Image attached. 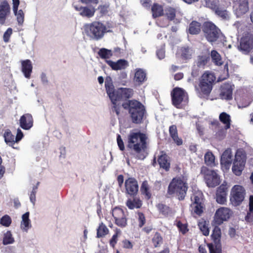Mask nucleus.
Returning a JSON list of instances; mask_svg holds the SVG:
<instances>
[{
	"instance_id": "4d7b16f0",
	"label": "nucleus",
	"mask_w": 253,
	"mask_h": 253,
	"mask_svg": "<svg viewBox=\"0 0 253 253\" xmlns=\"http://www.w3.org/2000/svg\"><path fill=\"white\" fill-rule=\"evenodd\" d=\"M111 111L113 113H115L116 115L119 116L120 115L121 106L120 103L118 102H111Z\"/></svg>"
},
{
	"instance_id": "f8f14e48",
	"label": "nucleus",
	"mask_w": 253,
	"mask_h": 253,
	"mask_svg": "<svg viewBox=\"0 0 253 253\" xmlns=\"http://www.w3.org/2000/svg\"><path fill=\"white\" fill-rule=\"evenodd\" d=\"M246 161L245 155L241 152H237L232 168V171L235 175L239 176L242 174Z\"/></svg>"
},
{
	"instance_id": "49530a36",
	"label": "nucleus",
	"mask_w": 253,
	"mask_h": 253,
	"mask_svg": "<svg viewBox=\"0 0 253 253\" xmlns=\"http://www.w3.org/2000/svg\"><path fill=\"white\" fill-rule=\"evenodd\" d=\"M176 9L171 7H168L165 9V15L169 21L173 20L176 16Z\"/></svg>"
},
{
	"instance_id": "6e6552de",
	"label": "nucleus",
	"mask_w": 253,
	"mask_h": 253,
	"mask_svg": "<svg viewBox=\"0 0 253 253\" xmlns=\"http://www.w3.org/2000/svg\"><path fill=\"white\" fill-rule=\"evenodd\" d=\"M201 173L204 175L208 187H215L220 184V178L215 170L210 169L206 167H203L201 168Z\"/></svg>"
},
{
	"instance_id": "e433bc0d",
	"label": "nucleus",
	"mask_w": 253,
	"mask_h": 253,
	"mask_svg": "<svg viewBox=\"0 0 253 253\" xmlns=\"http://www.w3.org/2000/svg\"><path fill=\"white\" fill-rule=\"evenodd\" d=\"M209 253H222V247L221 243L212 242L208 243Z\"/></svg>"
},
{
	"instance_id": "5701e85b",
	"label": "nucleus",
	"mask_w": 253,
	"mask_h": 253,
	"mask_svg": "<svg viewBox=\"0 0 253 253\" xmlns=\"http://www.w3.org/2000/svg\"><path fill=\"white\" fill-rule=\"evenodd\" d=\"M157 161L161 169H164L166 171L169 170L170 168V161L169 156L166 153L159 156Z\"/></svg>"
},
{
	"instance_id": "a878e982",
	"label": "nucleus",
	"mask_w": 253,
	"mask_h": 253,
	"mask_svg": "<svg viewBox=\"0 0 253 253\" xmlns=\"http://www.w3.org/2000/svg\"><path fill=\"white\" fill-rule=\"evenodd\" d=\"M147 79L146 74L145 71L140 68L136 69L134 74V82L138 85L142 84Z\"/></svg>"
},
{
	"instance_id": "69168bd1",
	"label": "nucleus",
	"mask_w": 253,
	"mask_h": 253,
	"mask_svg": "<svg viewBox=\"0 0 253 253\" xmlns=\"http://www.w3.org/2000/svg\"><path fill=\"white\" fill-rule=\"evenodd\" d=\"M108 6L103 5H100L98 7V9L100 10V12L101 14L104 15L107 13L108 12Z\"/></svg>"
},
{
	"instance_id": "f3484780",
	"label": "nucleus",
	"mask_w": 253,
	"mask_h": 253,
	"mask_svg": "<svg viewBox=\"0 0 253 253\" xmlns=\"http://www.w3.org/2000/svg\"><path fill=\"white\" fill-rule=\"evenodd\" d=\"M10 13V6L6 0H3L0 4V24L3 25L5 23L7 17Z\"/></svg>"
},
{
	"instance_id": "3c124183",
	"label": "nucleus",
	"mask_w": 253,
	"mask_h": 253,
	"mask_svg": "<svg viewBox=\"0 0 253 253\" xmlns=\"http://www.w3.org/2000/svg\"><path fill=\"white\" fill-rule=\"evenodd\" d=\"M11 217L7 214L3 215L0 220V224L4 227H9L11 224Z\"/></svg>"
},
{
	"instance_id": "473e14b6",
	"label": "nucleus",
	"mask_w": 253,
	"mask_h": 253,
	"mask_svg": "<svg viewBox=\"0 0 253 253\" xmlns=\"http://www.w3.org/2000/svg\"><path fill=\"white\" fill-rule=\"evenodd\" d=\"M210 60L209 54H203L197 56L196 65L198 67L204 68Z\"/></svg>"
},
{
	"instance_id": "58836bf2",
	"label": "nucleus",
	"mask_w": 253,
	"mask_h": 253,
	"mask_svg": "<svg viewBox=\"0 0 253 253\" xmlns=\"http://www.w3.org/2000/svg\"><path fill=\"white\" fill-rule=\"evenodd\" d=\"M211 58L213 63L216 66H221L223 64L221 57L219 53L215 50H212L211 53Z\"/></svg>"
},
{
	"instance_id": "a211bd4d",
	"label": "nucleus",
	"mask_w": 253,
	"mask_h": 253,
	"mask_svg": "<svg viewBox=\"0 0 253 253\" xmlns=\"http://www.w3.org/2000/svg\"><path fill=\"white\" fill-rule=\"evenodd\" d=\"M206 4L214 10L215 13L223 20L229 19L228 11L215 5L210 1V0H205Z\"/></svg>"
},
{
	"instance_id": "e2e57ef3",
	"label": "nucleus",
	"mask_w": 253,
	"mask_h": 253,
	"mask_svg": "<svg viewBox=\"0 0 253 253\" xmlns=\"http://www.w3.org/2000/svg\"><path fill=\"white\" fill-rule=\"evenodd\" d=\"M156 54H157V56L159 59H164L165 57V49L162 48H161L160 49H158L157 50Z\"/></svg>"
},
{
	"instance_id": "9d476101",
	"label": "nucleus",
	"mask_w": 253,
	"mask_h": 253,
	"mask_svg": "<svg viewBox=\"0 0 253 253\" xmlns=\"http://www.w3.org/2000/svg\"><path fill=\"white\" fill-rule=\"evenodd\" d=\"M246 191L244 188L239 185H234L231 191L230 200L234 206L240 205L245 199Z\"/></svg>"
},
{
	"instance_id": "7c9ffc66",
	"label": "nucleus",
	"mask_w": 253,
	"mask_h": 253,
	"mask_svg": "<svg viewBox=\"0 0 253 253\" xmlns=\"http://www.w3.org/2000/svg\"><path fill=\"white\" fill-rule=\"evenodd\" d=\"M140 191L141 194L144 195L147 200L151 198L152 194L150 191V187L147 180H144L142 182L140 186Z\"/></svg>"
},
{
	"instance_id": "0e129e2a",
	"label": "nucleus",
	"mask_w": 253,
	"mask_h": 253,
	"mask_svg": "<svg viewBox=\"0 0 253 253\" xmlns=\"http://www.w3.org/2000/svg\"><path fill=\"white\" fill-rule=\"evenodd\" d=\"M23 137V134L22 131L20 129H18L16 137H15V142H18L20 140L22 139Z\"/></svg>"
},
{
	"instance_id": "423d86ee",
	"label": "nucleus",
	"mask_w": 253,
	"mask_h": 253,
	"mask_svg": "<svg viewBox=\"0 0 253 253\" xmlns=\"http://www.w3.org/2000/svg\"><path fill=\"white\" fill-rule=\"evenodd\" d=\"M202 30L205 38L211 43L215 42L223 37L221 30L211 22H204Z\"/></svg>"
},
{
	"instance_id": "dca6fc26",
	"label": "nucleus",
	"mask_w": 253,
	"mask_h": 253,
	"mask_svg": "<svg viewBox=\"0 0 253 253\" xmlns=\"http://www.w3.org/2000/svg\"><path fill=\"white\" fill-rule=\"evenodd\" d=\"M227 185L224 182L217 189L216 192V201L220 204H224L226 202L227 195Z\"/></svg>"
},
{
	"instance_id": "c03bdc74",
	"label": "nucleus",
	"mask_w": 253,
	"mask_h": 253,
	"mask_svg": "<svg viewBox=\"0 0 253 253\" xmlns=\"http://www.w3.org/2000/svg\"><path fill=\"white\" fill-rule=\"evenodd\" d=\"M181 56L183 59H191L192 55V50L189 47H182L180 49Z\"/></svg>"
},
{
	"instance_id": "603ef678",
	"label": "nucleus",
	"mask_w": 253,
	"mask_h": 253,
	"mask_svg": "<svg viewBox=\"0 0 253 253\" xmlns=\"http://www.w3.org/2000/svg\"><path fill=\"white\" fill-rule=\"evenodd\" d=\"M16 16V19L19 25H22L24 21V13L22 9L18 10L14 13Z\"/></svg>"
},
{
	"instance_id": "f03ea898",
	"label": "nucleus",
	"mask_w": 253,
	"mask_h": 253,
	"mask_svg": "<svg viewBox=\"0 0 253 253\" xmlns=\"http://www.w3.org/2000/svg\"><path fill=\"white\" fill-rule=\"evenodd\" d=\"M147 137L145 134L140 131H130L127 135L126 147L135 155L137 159L143 160L146 156Z\"/></svg>"
},
{
	"instance_id": "5fc2aeb1",
	"label": "nucleus",
	"mask_w": 253,
	"mask_h": 253,
	"mask_svg": "<svg viewBox=\"0 0 253 253\" xmlns=\"http://www.w3.org/2000/svg\"><path fill=\"white\" fill-rule=\"evenodd\" d=\"M176 226L177 227L179 232L183 235L185 234L189 231L187 224H183L180 221H177Z\"/></svg>"
},
{
	"instance_id": "2eb2a0df",
	"label": "nucleus",
	"mask_w": 253,
	"mask_h": 253,
	"mask_svg": "<svg viewBox=\"0 0 253 253\" xmlns=\"http://www.w3.org/2000/svg\"><path fill=\"white\" fill-rule=\"evenodd\" d=\"M126 193L130 196H135L138 191L137 181L134 177H129L125 181Z\"/></svg>"
},
{
	"instance_id": "7ed1b4c3",
	"label": "nucleus",
	"mask_w": 253,
	"mask_h": 253,
	"mask_svg": "<svg viewBox=\"0 0 253 253\" xmlns=\"http://www.w3.org/2000/svg\"><path fill=\"white\" fill-rule=\"evenodd\" d=\"M216 78L213 73L206 71L201 77L195 90L199 97L208 98L212 89Z\"/></svg>"
},
{
	"instance_id": "bb28decb",
	"label": "nucleus",
	"mask_w": 253,
	"mask_h": 253,
	"mask_svg": "<svg viewBox=\"0 0 253 253\" xmlns=\"http://www.w3.org/2000/svg\"><path fill=\"white\" fill-rule=\"evenodd\" d=\"M249 10V3L247 0H240L236 8V13L238 16L245 14Z\"/></svg>"
},
{
	"instance_id": "1a4fd4ad",
	"label": "nucleus",
	"mask_w": 253,
	"mask_h": 253,
	"mask_svg": "<svg viewBox=\"0 0 253 253\" xmlns=\"http://www.w3.org/2000/svg\"><path fill=\"white\" fill-rule=\"evenodd\" d=\"M114 223L118 227L124 228L127 225V214L120 207H115L112 210Z\"/></svg>"
},
{
	"instance_id": "c85d7f7f",
	"label": "nucleus",
	"mask_w": 253,
	"mask_h": 253,
	"mask_svg": "<svg viewBox=\"0 0 253 253\" xmlns=\"http://www.w3.org/2000/svg\"><path fill=\"white\" fill-rule=\"evenodd\" d=\"M126 205L129 210L134 209H140L142 206V201L139 198L128 199L126 201Z\"/></svg>"
},
{
	"instance_id": "39448f33",
	"label": "nucleus",
	"mask_w": 253,
	"mask_h": 253,
	"mask_svg": "<svg viewBox=\"0 0 253 253\" xmlns=\"http://www.w3.org/2000/svg\"><path fill=\"white\" fill-rule=\"evenodd\" d=\"M84 30L87 36L91 39L98 41L101 39L107 32L106 26L99 21H93L84 25Z\"/></svg>"
},
{
	"instance_id": "c756f323",
	"label": "nucleus",
	"mask_w": 253,
	"mask_h": 253,
	"mask_svg": "<svg viewBox=\"0 0 253 253\" xmlns=\"http://www.w3.org/2000/svg\"><path fill=\"white\" fill-rule=\"evenodd\" d=\"M151 12L153 18H156L164 15L163 6L157 3H154L151 7Z\"/></svg>"
},
{
	"instance_id": "6e6d98bb",
	"label": "nucleus",
	"mask_w": 253,
	"mask_h": 253,
	"mask_svg": "<svg viewBox=\"0 0 253 253\" xmlns=\"http://www.w3.org/2000/svg\"><path fill=\"white\" fill-rule=\"evenodd\" d=\"M199 226L204 235H209L210 233V230L205 221L200 222L199 224Z\"/></svg>"
},
{
	"instance_id": "2f4dec72",
	"label": "nucleus",
	"mask_w": 253,
	"mask_h": 253,
	"mask_svg": "<svg viewBox=\"0 0 253 253\" xmlns=\"http://www.w3.org/2000/svg\"><path fill=\"white\" fill-rule=\"evenodd\" d=\"M212 225L214 226V227L212 232V234L211 235L212 242L221 243V229L219 227V225L214 224L213 222H212Z\"/></svg>"
},
{
	"instance_id": "de8ad7c7",
	"label": "nucleus",
	"mask_w": 253,
	"mask_h": 253,
	"mask_svg": "<svg viewBox=\"0 0 253 253\" xmlns=\"http://www.w3.org/2000/svg\"><path fill=\"white\" fill-rule=\"evenodd\" d=\"M14 242V239L12 237L11 231H7L3 236L2 244L4 245L12 244Z\"/></svg>"
},
{
	"instance_id": "338daca9",
	"label": "nucleus",
	"mask_w": 253,
	"mask_h": 253,
	"mask_svg": "<svg viewBox=\"0 0 253 253\" xmlns=\"http://www.w3.org/2000/svg\"><path fill=\"white\" fill-rule=\"evenodd\" d=\"M19 4V0H12L13 11L14 13H16V11L18 10Z\"/></svg>"
},
{
	"instance_id": "37998d69",
	"label": "nucleus",
	"mask_w": 253,
	"mask_h": 253,
	"mask_svg": "<svg viewBox=\"0 0 253 253\" xmlns=\"http://www.w3.org/2000/svg\"><path fill=\"white\" fill-rule=\"evenodd\" d=\"M98 54L101 58L106 60L113 56V52L111 50L102 48L98 51Z\"/></svg>"
},
{
	"instance_id": "864d4df0",
	"label": "nucleus",
	"mask_w": 253,
	"mask_h": 253,
	"mask_svg": "<svg viewBox=\"0 0 253 253\" xmlns=\"http://www.w3.org/2000/svg\"><path fill=\"white\" fill-rule=\"evenodd\" d=\"M137 220L138 223V226L140 228L142 227L146 223V218L144 213L141 211H137Z\"/></svg>"
},
{
	"instance_id": "9b49d317",
	"label": "nucleus",
	"mask_w": 253,
	"mask_h": 253,
	"mask_svg": "<svg viewBox=\"0 0 253 253\" xmlns=\"http://www.w3.org/2000/svg\"><path fill=\"white\" fill-rule=\"evenodd\" d=\"M105 86L106 92L111 102H117V101L122 99L120 88H119L117 90H115L110 77H107L106 79Z\"/></svg>"
},
{
	"instance_id": "774afa93",
	"label": "nucleus",
	"mask_w": 253,
	"mask_h": 253,
	"mask_svg": "<svg viewBox=\"0 0 253 253\" xmlns=\"http://www.w3.org/2000/svg\"><path fill=\"white\" fill-rule=\"evenodd\" d=\"M245 219L247 222H253V211L248 212L246 216H245Z\"/></svg>"
},
{
	"instance_id": "09e8293b",
	"label": "nucleus",
	"mask_w": 253,
	"mask_h": 253,
	"mask_svg": "<svg viewBox=\"0 0 253 253\" xmlns=\"http://www.w3.org/2000/svg\"><path fill=\"white\" fill-rule=\"evenodd\" d=\"M203 193L201 192H195L191 196L192 204L203 203Z\"/></svg>"
},
{
	"instance_id": "a18cd8bd",
	"label": "nucleus",
	"mask_w": 253,
	"mask_h": 253,
	"mask_svg": "<svg viewBox=\"0 0 253 253\" xmlns=\"http://www.w3.org/2000/svg\"><path fill=\"white\" fill-rule=\"evenodd\" d=\"M205 164L211 167L214 166L215 157L211 152H207L204 157Z\"/></svg>"
},
{
	"instance_id": "a19ab883",
	"label": "nucleus",
	"mask_w": 253,
	"mask_h": 253,
	"mask_svg": "<svg viewBox=\"0 0 253 253\" xmlns=\"http://www.w3.org/2000/svg\"><path fill=\"white\" fill-rule=\"evenodd\" d=\"M156 208L159 212L165 216H167L171 212V209L169 206L163 203H159Z\"/></svg>"
},
{
	"instance_id": "b1692460",
	"label": "nucleus",
	"mask_w": 253,
	"mask_h": 253,
	"mask_svg": "<svg viewBox=\"0 0 253 253\" xmlns=\"http://www.w3.org/2000/svg\"><path fill=\"white\" fill-rule=\"evenodd\" d=\"M21 70L24 76L26 78L29 79L31 77L33 69L32 62L29 59L23 60L21 62Z\"/></svg>"
},
{
	"instance_id": "72a5a7b5",
	"label": "nucleus",
	"mask_w": 253,
	"mask_h": 253,
	"mask_svg": "<svg viewBox=\"0 0 253 253\" xmlns=\"http://www.w3.org/2000/svg\"><path fill=\"white\" fill-rule=\"evenodd\" d=\"M201 29V24L196 21H192L189 26V33L191 35H197L200 33Z\"/></svg>"
},
{
	"instance_id": "f704fd0d",
	"label": "nucleus",
	"mask_w": 253,
	"mask_h": 253,
	"mask_svg": "<svg viewBox=\"0 0 253 253\" xmlns=\"http://www.w3.org/2000/svg\"><path fill=\"white\" fill-rule=\"evenodd\" d=\"M109 230L106 225L103 222H101L97 228L96 237L98 238L104 237L109 234Z\"/></svg>"
},
{
	"instance_id": "4468645a",
	"label": "nucleus",
	"mask_w": 253,
	"mask_h": 253,
	"mask_svg": "<svg viewBox=\"0 0 253 253\" xmlns=\"http://www.w3.org/2000/svg\"><path fill=\"white\" fill-rule=\"evenodd\" d=\"M238 49L244 54H248L253 49V36L247 34L244 36L240 40Z\"/></svg>"
},
{
	"instance_id": "ea45409f",
	"label": "nucleus",
	"mask_w": 253,
	"mask_h": 253,
	"mask_svg": "<svg viewBox=\"0 0 253 253\" xmlns=\"http://www.w3.org/2000/svg\"><path fill=\"white\" fill-rule=\"evenodd\" d=\"M29 212H26L23 214L22 220L21 223V227L25 231H27L30 225V220L29 219Z\"/></svg>"
},
{
	"instance_id": "4c0bfd02",
	"label": "nucleus",
	"mask_w": 253,
	"mask_h": 253,
	"mask_svg": "<svg viewBox=\"0 0 253 253\" xmlns=\"http://www.w3.org/2000/svg\"><path fill=\"white\" fill-rule=\"evenodd\" d=\"M219 119L220 121L225 125V128L229 129L231 125V119L229 115L225 112H222L219 115Z\"/></svg>"
},
{
	"instance_id": "8fccbe9b",
	"label": "nucleus",
	"mask_w": 253,
	"mask_h": 253,
	"mask_svg": "<svg viewBox=\"0 0 253 253\" xmlns=\"http://www.w3.org/2000/svg\"><path fill=\"white\" fill-rule=\"evenodd\" d=\"M193 211L196 214L200 216L203 212V203L192 204Z\"/></svg>"
},
{
	"instance_id": "20e7f679",
	"label": "nucleus",
	"mask_w": 253,
	"mask_h": 253,
	"mask_svg": "<svg viewBox=\"0 0 253 253\" xmlns=\"http://www.w3.org/2000/svg\"><path fill=\"white\" fill-rule=\"evenodd\" d=\"M188 189L187 180L183 177H174L168 186L167 194L175 195L179 201H182L186 195Z\"/></svg>"
},
{
	"instance_id": "bf43d9fd",
	"label": "nucleus",
	"mask_w": 253,
	"mask_h": 253,
	"mask_svg": "<svg viewBox=\"0 0 253 253\" xmlns=\"http://www.w3.org/2000/svg\"><path fill=\"white\" fill-rule=\"evenodd\" d=\"M117 141L119 149L121 151H124L125 150V145L124 144V142L120 134H118L117 136Z\"/></svg>"
},
{
	"instance_id": "f257e3e1",
	"label": "nucleus",
	"mask_w": 253,
	"mask_h": 253,
	"mask_svg": "<svg viewBox=\"0 0 253 253\" xmlns=\"http://www.w3.org/2000/svg\"><path fill=\"white\" fill-rule=\"evenodd\" d=\"M122 99L126 100L122 103V107L127 110L131 122L135 124H140L142 123L146 114L145 106L139 101L136 99H129L133 96V90L130 88H120Z\"/></svg>"
},
{
	"instance_id": "680f3d73",
	"label": "nucleus",
	"mask_w": 253,
	"mask_h": 253,
	"mask_svg": "<svg viewBox=\"0 0 253 253\" xmlns=\"http://www.w3.org/2000/svg\"><path fill=\"white\" fill-rule=\"evenodd\" d=\"M123 247L125 249H131L133 248L132 243L128 240L125 239L122 242Z\"/></svg>"
},
{
	"instance_id": "393cba45",
	"label": "nucleus",
	"mask_w": 253,
	"mask_h": 253,
	"mask_svg": "<svg viewBox=\"0 0 253 253\" xmlns=\"http://www.w3.org/2000/svg\"><path fill=\"white\" fill-rule=\"evenodd\" d=\"M169 134L172 140L177 145H181L183 141L181 138L178 137V131L176 125H171L169 127Z\"/></svg>"
},
{
	"instance_id": "ddd939ff",
	"label": "nucleus",
	"mask_w": 253,
	"mask_h": 253,
	"mask_svg": "<svg viewBox=\"0 0 253 253\" xmlns=\"http://www.w3.org/2000/svg\"><path fill=\"white\" fill-rule=\"evenodd\" d=\"M232 212L227 208L221 207L217 209L214 216V219L212 221L214 224L220 225L223 221H227L230 217Z\"/></svg>"
},
{
	"instance_id": "412c9836",
	"label": "nucleus",
	"mask_w": 253,
	"mask_h": 253,
	"mask_svg": "<svg viewBox=\"0 0 253 253\" xmlns=\"http://www.w3.org/2000/svg\"><path fill=\"white\" fill-rule=\"evenodd\" d=\"M74 8L76 10L79 12L81 16L89 18L93 17L95 12V9L93 7H88L87 6L75 5Z\"/></svg>"
},
{
	"instance_id": "6ab92c4d",
	"label": "nucleus",
	"mask_w": 253,
	"mask_h": 253,
	"mask_svg": "<svg viewBox=\"0 0 253 253\" xmlns=\"http://www.w3.org/2000/svg\"><path fill=\"white\" fill-rule=\"evenodd\" d=\"M33 118L31 114H25L20 117V126L23 129L29 130L33 126Z\"/></svg>"
},
{
	"instance_id": "cd10ccee",
	"label": "nucleus",
	"mask_w": 253,
	"mask_h": 253,
	"mask_svg": "<svg viewBox=\"0 0 253 253\" xmlns=\"http://www.w3.org/2000/svg\"><path fill=\"white\" fill-rule=\"evenodd\" d=\"M221 164L226 166H229L232 163V155L231 149H227L222 153L221 157Z\"/></svg>"
},
{
	"instance_id": "13d9d810",
	"label": "nucleus",
	"mask_w": 253,
	"mask_h": 253,
	"mask_svg": "<svg viewBox=\"0 0 253 253\" xmlns=\"http://www.w3.org/2000/svg\"><path fill=\"white\" fill-rule=\"evenodd\" d=\"M12 34V29L9 28L4 32L3 36V39L5 42H7L9 41L10 37Z\"/></svg>"
},
{
	"instance_id": "4be33fe9",
	"label": "nucleus",
	"mask_w": 253,
	"mask_h": 253,
	"mask_svg": "<svg viewBox=\"0 0 253 253\" xmlns=\"http://www.w3.org/2000/svg\"><path fill=\"white\" fill-rule=\"evenodd\" d=\"M233 88L231 85L228 83L224 84L221 86L220 97L229 100L232 98Z\"/></svg>"
},
{
	"instance_id": "0eeeda50",
	"label": "nucleus",
	"mask_w": 253,
	"mask_h": 253,
	"mask_svg": "<svg viewBox=\"0 0 253 253\" xmlns=\"http://www.w3.org/2000/svg\"><path fill=\"white\" fill-rule=\"evenodd\" d=\"M172 105L177 108H180L182 103H187L188 95L186 91L182 88L175 87L170 93Z\"/></svg>"
},
{
	"instance_id": "052dcab7",
	"label": "nucleus",
	"mask_w": 253,
	"mask_h": 253,
	"mask_svg": "<svg viewBox=\"0 0 253 253\" xmlns=\"http://www.w3.org/2000/svg\"><path fill=\"white\" fill-rule=\"evenodd\" d=\"M118 233L116 232L115 234L113 235L111 239L110 240V246L114 248L116 244H117V241H118Z\"/></svg>"
},
{
	"instance_id": "79ce46f5",
	"label": "nucleus",
	"mask_w": 253,
	"mask_h": 253,
	"mask_svg": "<svg viewBox=\"0 0 253 253\" xmlns=\"http://www.w3.org/2000/svg\"><path fill=\"white\" fill-rule=\"evenodd\" d=\"M163 239L161 234L156 232L152 239V243L154 248H158L163 244Z\"/></svg>"
},
{
	"instance_id": "aec40b11",
	"label": "nucleus",
	"mask_w": 253,
	"mask_h": 253,
	"mask_svg": "<svg viewBox=\"0 0 253 253\" xmlns=\"http://www.w3.org/2000/svg\"><path fill=\"white\" fill-rule=\"evenodd\" d=\"M105 62L112 70L115 71L125 69L128 66V62L125 59H119L117 62L106 60Z\"/></svg>"
},
{
	"instance_id": "c9c22d12",
	"label": "nucleus",
	"mask_w": 253,
	"mask_h": 253,
	"mask_svg": "<svg viewBox=\"0 0 253 253\" xmlns=\"http://www.w3.org/2000/svg\"><path fill=\"white\" fill-rule=\"evenodd\" d=\"M5 142L9 146H12L15 143V136L12 134L10 129H7L3 134Z\"/></svg>"
}]
</instances>
